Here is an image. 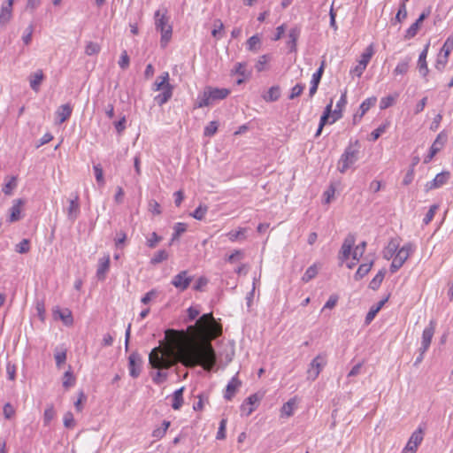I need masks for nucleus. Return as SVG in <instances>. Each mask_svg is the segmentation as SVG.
I'll list each match as a JSON object with an SVG mask.
<instances>
[{"mask_svg": "<svg viewBox=\"0 0 453 453\" xmlns=\"http://www.w3.org/2000/svg\"><path fill=\"white\" fill-rule=\"evenodd\" d=\"M435 326V321L431 320L428 326L424 329L422 334L421 347L419 348V350H422V352H426V350L429 349L433 336L434 334Z\"/></svg>", "mask_w": 453, "mask_h": 453, "instance_id": "obj_10", "label": "nucleus"}, {"mask_svg": "<svg viewBox=\"0 0 453 453\" xmlns=\"http://www.w3.org/2000/svg\"><path fill=\"white\" fill-rule=\"evenodd\" d=\"M173 91V86L171 84H167L165 89L162 90L160 94L155 96L154 100L155 102L159 105L162 106L165 104H166L172 97Z\"/></svg>", "mask_w": 453, "mask_h": 453, "instance_id": "obj_22", "label": "nucleus"}, {"mask_svg": "<svg viewBox=\"0 0 453 453\" xmlns=\"http://www.w3.org/2000/svg\"><path fill=\"white\" fill-rule=\"evenodd\" d=\"M13 0H7L6 4H3L0 12V26L4 27L12 15Z\"/></svg>", "mask_w": 453, "mask_h": 453, "instance_id": "obj_19", "label": "nucleus"}, {"mask_svg": "<svg viewBox=\"0 0 453 453\" xmlns=\"http://www.w3.org/2000/svg\"><path fill=\"white\" fill-rule=\"evenodd\" d=\"M452 50H453V39L449 37L445 41V42H444V44H443V46H442V48L441 50V53L440 54L449 58V56L450 52L452 51Z\"/></svg>", "mask_w": 453, "mask_h": 453, "instance_id": "obj_61", "label": "nucleus"}, {"mask_svg": "<svg viewBox=\"0 0 453 453\" xmlns=\"http://www.w3.org/2000/svg\"><path fill=\"white\" fill-rule=\"evenodd\" d=\"M177 359L185 366L201 365L208 372L216 365V353L211 343L200 347L182 348L177 354Z\"/></svg>", "mask_w": 453, "mask_h": 453, "instance_id": "obj_1", "label": "nucleus"}, {"mask_svg": "<svg viewBox=\"0 0 453 453\" xmlns=\"http://www.w3.org/2000/svg\"><path fill=\"white\" fill-rule=\"evenodd\" d=\"M386 271L385 269H381L378 272V273L372 278V280L369 283V288L372 290H376L381 285Z\"/></svg>", "mask_w": 453, "mask_h": 453, "instance_id": "obj_35", "label": "nucleus"}, {"mask_svg": "<svg viewBox=\"0 0 453 453\" xmlns=\"http://www.w3.org/2000/svg\"><path fill=\"white\" fill-rule=\"evenodd\" d=\"M326 365V355H318L310 364V367L307 371L308 379L315 380L319 375L321 370Z\"/></svg>", "mask_w": 453, "mask_h": 453, "instance_id": "obj_7", "label": "nucleus"}, {"mask_svg": "<svg viewBox=\"0 0 453 453\" xmlns=\"http://www.w3.org/2000/svg\"><path fill=\"white\" fill-rule=\"evenodd\" d=\"M347 104V93L346 91L342 94L339 101L336 104L335 109L332 111V120L331 124L334 123L336 120L340 119L342 116V108Z\"/></svg>", "mask_w": 453, "mask_h": 453, "instance_id": "obj_20", "label": "nucleus"}, {"mask_svg": "<svg viewBox=\"0 0 453 453\" xmlns=\"http://www.w3.org/2000/svg\"><path fill=\"white\" fill-rule=\"evenodd\" d=\"M66 211L68 219L72 222H74L80 215V203L78 194H74L73 197L69 200V205Z\"/></svg>", "mask_w": 453, "mask_h": 453, "instance_id": "obj_14", "label": "nucleus"}, {"mask_svg": "<svg viewBox=\"0 0 453 453\" xmlns=\"http://www.w3.org/2000/svg\"><path fill=\"white\" fill-rule=\"evenodd\" d=\"M423 429L421 427H418L416 431L412 433L405 447L411 446L413 450L417 451L418 445L423 441Z\"/></svg>", "mask_w": 453, "mask_h": 453, "instance_id": "obj_25", "label": "nucleus"}, {"mask_svg": "<svg viewBox=\"0 0 453 453\" xmlns=\"http://www.w3.org/2000/svg\"><path fill=\"white\" fill-rule=\"evenodd\" d=\"M60 319L64 322L66 326H71L73 323V319L72 316V313L69 310H65L64 311H58Z\"/></svg>", "mask_w": 453, "mask_h": 453, "instance_id": "obj_53", "label": "nucleus"}, {"mask_svg": "<svg viewBox=\"0 0 453 453\" xmlns=\"http://www.w3.org/2000/svg\"><path fill=\"white\" fill-rule=\"evenodd\" d=\"M450 177V173L443 171L438 173L434 180L426 184V190L429 191L432 189L439 188L448 182Z\"/></svg>", "mask_w": 453, "mask_h": 453, "instance_id": "obj_13", "label": "nucleus"}, {"mask_svg": "<svg viewBox=\"0 0 453 453\" xmlns=\"http://www.w3.org/2000/svg\"><path fill=\"white\" fill-rule=\"evenodd\" d=\"M188 330L201 339L216 338L222 333L221 326L216 322L211 312L203 314Z\"/></svg>", "mask_w": 453, "mask_h": 453, "instance_id": "obj_2", "label": "nucleus"}, {"mask_svg": "<svg viewBox=\"0 0 453 453\" xmlns=\"http://www.w3.org/2000/svg\"><path fill=\"white\" fill-rule=\"evenodd\" d=\"M169 81V73L168 72H164L159 77H157V81L154 83L155 90L159 91L165 89Z\"/></svg>", "mask_w": 453, "mask_h": 453, "instance_id": "obj_37", "label": "nucleus"}, {"mask_svg": "<svg viewBox=\"0 0 453 453\" xmlns=\"http://www.w3.org/2000/svg\"><path fill=\"white\" fill-rule=\"evenodd\" d=\"M325 65L326 64L325 61L323 60L319 69L312 74L311 83L319 84L322 75L324 73Z\"/></svg>", "mask_w": 453, "mask_h": 453, "instance_id": "obj_52", "label": "nucleus"}, {"mask_svg": "<svg viewBox=\"0 0 453 453\" xmlns=\"http://www.w3.org/2000/svg\"><path fill=\"white\" fill-rule=\"evenodd\" d=\"M372 265L373 260H371L369 263L361 264L354 275V279L356 280H361L371 271Z\"/></svg>", "mask_w": 453, "mask_h": 453, "instance_id": "obj_32", "label": "nucleus"}, {"mask_svg": "<svg viewBox=\"0 0 453 453\" xmlns=\"http://www.w3.org/2000/svg\"><path fill=\"white\" fill-rule=\"evenodd\" d=\"M366 242H362L358 245H357L352 252V258L354 260L358 261L364 255L366 249Z\"/></svg>", "mask_w": 453, "mask_h": 453, "instance_id": "obj_48", "label": "nucleus"}, {"mask_svg": "<svg viewBox=\"0 0 453 453\" xmlns=\"http://www.w3.org/2000/svg\"><path fill=\"white\" fill-rule=\"evenodd\" d=\"M207 211L208 206L205 204H200L190 215L197 220H203Z\"/></svg>", "mask_w": 453, "mask_h": 453, "instance_id": "obj_47", "label": "nucleus"}, {"mask_svg": "<svg viewBox=\"0 0 453 453\" xmlns=\"http://www.w3.org/2000/svg\"><path fill=\"white\" fill-rule=\"evenodd\" d=\"M358 142L357 141L355 144H349L341 156L338 161V171L341 173H346V171L358 160Z\"/></svg>", "mask_w": 453, "mask_h": 453, "instance_id": "obj_6", "label": "nucleus"}, {"mask_svg": "<svg viewBox=\"0 0 453 453\" xmlns=\"http://www.w3.org/2000/svg\"><path fill=\"white\" fill-rule=\"evenodd\" d=\"M149 363L154 369H169L175 364V360L171 350L155 347L149 355Z\"/></svg>", "mask_w": 453, "mask_h": 453, "instance_id": "obj_4", "label": "nucleus"}, {"mask_svg": "<svg viewBox=\"0 0 453 453\" xmlns=\"http://www.w3.org/2000/svg\"><path fill=\"white\" fill-rule=\"evenodd\" d=\"M411 62V57L407 56L401 60L393 71L394 75H403L408 73L410 68V63Z\"/></svg>", "mask_w": 453, "mask_h": 453, "instance_id": "obj_27", "label": "nucleus"}, {"mask_svg": "<svg viewBox=\"0 0 453 453\" xmlns=\"http://www.w3.org/2000/svg\"><path fill=\"white\" fill-rule=\"evenodd\" d=\"M241 384V381L237 379L236 376L233 377L226 385V392L224 395L225 399L228 401L232 400Z\"/></svg>", "mask_w": 453, "mask_h": 453, "instance_id": "obj_23", "label": "nucleus"}, {"mask_svg": "<svg viewBox=\"0 0 453 453\" xmlns=\"http://www.w3.org/2000/svg\"><path fill=\"white\" fill-rule=\"evenodd\" d=\"M192 281V277L188 275L187 271H181L172 280V284L180 291L186 290Z\"/></svg>", "mask_w": 453, "mask_h": 453, "instance_id": "obj_11", "label": "nucleus"}, {"mask_svg": "<svg viewBox=\"0 0 453 453\" xmlns=\"http://www.w3.org/2000/svg\"><path fill=\"white\" fill-rule=\"evenodd\" d=\"M169 257V254L165 250H160L154 254V256L150 259L151 265H157L159 263H162L163 261L167 260Z\"/></svg>", "mask_w": 453, "mask_h": 453, "instance_id": "obj_43", "label": "nucleus"}, {"mask_svg": "<svg viewBox=\"0 0 453 453\" xmlns=\"http://www.w3.org/2000/svg\"><path fill=\"white\" fill-rule=\"evenodd\" d=\"M230 92L228 88L207 86L203 92L198 94L194 108H203L212 105L216 102L226 98Z\"/></svg>", "mask_w": 453, "mask_h": 453, "instance_id": "obj_3", "label": "nucleus"}, {"mask_svg": "<svg viewBox=\"0 0 453 453\" xmlns=\"http://www.w3.org/2000/svg\"><path fill=\"white\" fill-rule=\"evenodd\" d=\"M95 176L97 183L101 186L104 185V172L101 165L97 164L93 166Z\"/></svg>", "mask_w": 453, "mask_h": 453, "instance_id": "obj_57", "label": "nucleus"}, {"mask_svg": "<svg viewBox=\"0 0 453 453\" xmlns=\"http://www.w3.org/2000/svg\"><path fill=\"white\" fill-rule=\"evenodd\" d=\"M377 101V98L375 96L369 97L365 99L359 107L360 113H359V119H362V117L366 113V111L373 105H375Z\"/></svg>", "mask_w": 453, "mask_h": 453, "instance_id": "obj_39", "label": "nucleus"}, {"mask_svg": "<svg viewBox=\"0 0 453 453\" xmlns=\"http://www.w3.org/2000/svg\"><path fill=\"white\" fill-rule=\"evenodd\" d=\"M183 391L184 388H180L174 391L173 395L172 407L173 410H179L183 403Z\"/></svg>", "mask_w": 453, "mask_h": 453, "instance_id": "obj_34", "label": "nucleus"}, {"mask_svg": "<svg viewBox=\"0 0 453 453\" xmlns=\"http://www.w3.org/2000/svg\"><path fill=\"white\" fill-rule=\"evenodd\" d=\"M374 54V50H373V47L372 45H369L365 50V51L362 53L361 55V58L360 60L358 61V63L363 66V67H365L367 66L368 63L370 62L372 55Z\"/></svg>", "mask_w": 453, "mask_h": 453, "instance_id": "obj_36", "label": "nucleus"}, {"mask_svg": "<svg viewBox=\"0 0 453 453\" xmlns=\"http://www.w3.org/2000/svg\"><path fill=\"white\" fill-rule=\"evenodd\" d=\"M73 108L69 104H62L59 106L56 111L57 118L58 119V123L62 124L65 120H67L72 115Z\"/></svg>", "mask_w": 453, "mask_h": 453, "instance_id": "obj_26", "label": "nucleus"}, {"mask_svg": "<svg viewBox=\"0 0 453 453\" xmlns=\"http://www.w3.org/2000/svg\"><path fill=\"white\" fill-rule=\"evenodd\" d=\"M187 224L183 222H178L173 226V234L172 236V241H176L179 237L187 231Z\"/></svg>", "mask_w": 453, "mask_h": 453, "instance_id": "obj_45", "label": "nucleus"}, {"mask_svg": "<svg viewBox=\"0 0 453 453\" xmlns=\"http://www.w3.org/2000/svg\"><path fill=\"white\" fill-rule=\"evenodd\" d=\"M166 13L167 11L165 9L163 12L157 10L154 15L156 29L159 30L161 33L160 42L162 47L166 46L173 34V28L172 26L168 24L169 18L166 16Z\"/></svg>", "mask_w": 453, "mask_h": 453, "instance_id": "obj_5", "label": "nucleus"}, {"mask_svg": "<svg viewBox=\"0 0 453 453\" xmlns=\"http://www.w3.org/2000/svg\"><path fill=\"white\" fill-rule=\"evenodd\" d=\"M218 122L217 121H211L205 127H204V131H203V134L205 136H213L217 130H218Z\"/></svg>", "mask_w": 453, "mask_h": 453, "instance_id": "obj_55", "label": "nucleus"}, {"mask_svg": "<svg viewBox=\"0 0 453 453\" xmlns=\"http://www.w3.org/2000/svg\"><path fill=\"white\" fill-rule=\"evenodd\" d=\"M388 127H389V122H388V121L381 124L380 127H378L376 129H374L371 133L370 140L372 142H375L376 140H378L386 132V130L388 128Z\"/></svg>", "mask_w": 453, "mask_h": 453, "instance_id": "obj_44", "label": "nucleus"}, {"mask_svg": "<svg viewBox=\"0 0 453 453\" xmlns=\"http://www.w3.org/2000/svg\"><path fill=\"white\" fill-rule=\"evenodd\" d=\"M25 204V200L19 198L13 201V204L10 209V222H16L20 219L21 208Z\"/></svg>", "mask_w": 453, "mask_h": 453, "instance_id": "obj_18", "label": "nucleus"}, {"mask_svg": "<svg viewBox=\"0 0 453 453\" xmlns=\"http://www.w3.org/2000/svg\"><path fill=\"white\" fill-rule=\"evenodd\" d=\"M295 404L296 403L293 399H290L286 403H284L281 408L282 414L286 415L287 417L292 416Z\"/></svg>", "mask_w": 453, "mask_h": 453, "instance_id": "obj_59", "label": "nucleus"}, {"mask_svg": "<svg viewBox=\"0 0 453 453\" xmlns=\"http://www.w3.org/2000/svg\"><path fill=\"white\" fill-rule=\"evenodd\" d=\"M142 366V359L141 355L134 351L128 357V371L132 378L135 379L140 376Z\"/></svg>", "mask_w": 453, "mask_h": 453, "instance_id": "obj_9", "label": "nucleus"}, {"mask_svg": "<svg viewBox=\"0 0 453 453\" xmlns=\"http://www.w3.org/2000/svg\"><path fill=\"white\" fill-rule=\"evenodd\" d=\"M170 421L164 420L162 426L158 428H156L152 432V436L157 439H160L165 436L167 429L170 426Z\"/></svg>", "mask_w": 453, "mask_h": 453, "instance_id": "obj_46", "label": "nucleus"}, {"mask_svg": "<svg viewBox=\"0 0 453 453\" xmlns=\"http://www.w3.org/2000/svg\"><path fill=\"white\" fill-rule=\"evenodd\" d=\"M100 50H101V47L98 43L94 42H89L86 45L85 53L88 56H93V55L98 54Z\"/></svg>", "mask_w": 453, "mask_h": 453, "instance_id": "obj_51", "label": "nucleus"}, {"mask_svg": "<svg viewBox=\"0 0 453 453\" xmlns=\"http://www.w3.org/2000/svg\"><path fill=\"white\" fill-rule=\"evenodd\" d=\"M448 140V134L442 131L441 132L434 142H433L429 153L425 157L424 163H429L433 157L442 149Z\"/></svg>", "mask_w": 453, "mask_h": 453, "instance_id": "obj_8", "label": "nucleus"}, {"mask_svg": "<svg viewBox=\"0 0 453 453\" xmlns=\"http://www.w3.org/2000/svg\"><path fill=\"white\" fill-rule=\"evenodd\" d=\"M388 301V298H385L383 300H380L376 305H373L371 307L370 311L367 312L365 316V324H370L377 313L380 311V309L384 306L386 302Z\"/></svg>", "mask_w": 453, "mask_h": 453, "instance_id": "obj_29", "label": "nucleus"}, {"mask_svg": "<svg viewBox=\"0 0 453 453\" xmlns=\"http://www.w3.org/2000/svg\"><path fill=\"white\" fill-rule=\"evenodd\" d=\"M304 88H305V86L301 83L296 84V86H294L291 88V92H290V95L288 96V98L290 100H292V99L299 96L303 93Z\"/></svg>", "mask_w": 453, "mask_h": 453, "instance_id": "obj_63", "label": "nucleus"}, {"mask_svg": "<svg viewBox=\"0 0 453 453\" xmlns=\"http://www.w3.org/2000/svg\"><path fill=\"white\" fill-rule=\"evenodd\" d=\"M414 251V246L411 242L405 243L401 249L398 248L396 252L397 257L405 263V261L409 258L411 254Z\"/></svg>", "mask_w": 453, "mask_h": 453, "instance_id": "obj_30", "label": "nucleus"}, {"mask_svg": "<svg viewBox=\"0 0 453 453\" xmlns=\"http://www.w3.org/2000/svg\"><path fill=\"white\" fill-rule=\"evenodd\" d=\"M439 206L437 204H433L430 206L428 211L423 219V223L425 225H428L434 219Z\"/></svg>", "mask_w": 453, "mask_h": 453, "instance_id": "obj_54", "label": "nucleus"}, {"mask_svg": "<svg viewBox=\"0 0 453 453\" xmlns=\"http://www.w3.org/2000/svg\"><path fill=\"white\" fill-rule=\"evenodd\" d=\"M17 186V179L16 177L12 176L10 178L9 181L4 185L3 188V192L9 196L12 194L13 188H15Z\"/></svg>", "mask_w": 453, "mask_h": 453, "instance_id": "obj_60", "label": "nucleus"}, {"mask_svg": "<svg viewBox=\"0 0 453 453\" xmlns=\"http://www.w3.org/2000/svg\"><path fill=\"white\" fill-rule=\"evenodd\" d=\"M233 72L243 78H249L251 74V73L247 70V64L244 62L236 63Z\"/></svg>", "mask_w": 453, "mask_h": 453, "instance_id": "obj_42", "label": "nucleus"}, {"mask_svg": "<svg viewBox=\"0 0 453 453\" xmlns=\"http://www.w3.org/2000/svg\"><path fill=\"white\" fill-rule=\"evenodd\" d=\"M429 13H430L429 11H424L419 15L418 19L406 30V33H405V35H404V38L406 40H410V39L413 38L417 35L421 23L429 15Z\"/></svg>", "mask_w": 453, "mask_h": 453, "instance_id": "obj_16", "label": "nucleus"}, {"mask_svg": "<svg viewBox=\"0 0 453 453\" xmlns=\"http://www.w3.org/2000/svg\"><path fill=\"white\" fill-rule=\"evenodd\" d=\"M396 96H397L390 95V96L381 98L380 103V108L381 110H384V109H387V108L390 107L391 105H393L394 103L395 102Z\"/></svg>", "mask_w": 453, "mask_h": 453, "instance_id": "obj_56", "label": "nucleus"}, {"mask_svg": "<svg viewBox=\"0 0 453 453\" xmlns=\"http://www.w3.org/2000/svg\"><path fill=\"white\" fill-rule=\"evenodd\" d=\"M356 242V237L353 234H349L343 241L340 251V259L343 262L351 255V250Z\"/></svg>", "mask_w": 453, "mask_h": 453, "instance_id": "obj_12", "label": "nucleus"}, {"mask_svg": "<svg viewBox=\"0 0 453 453\" xmlns=\"http://www.w3.org/2000/svg\"><path fill=\"white\" fill-rule=\"evenodd\" d=\"M130 64V58L127 55V50H123L120 56V58L119 60V65L121 69L126 70Z\"/></svg>", "mask_w": 453, "mask_h": 453, "instance_id": "obj_64", "label": "nucleus"}, {"mask_svg": "<svg viewBox=\"0 0 453 453\" xmlns=\"http://www.w3.org/2000/svg\"><path fill=\"white\" fill-rule=\"evenodd\" d=\"M30 250L29 241L27 239H23L19 243H18L15 247V251L19 254L27 253Z\"/></svg>", "mask_w": 453, "mask_h": 453, "instance_id": "obj_58", "label": "nucleus"}, {"mask_svg": "<svg viewBox=\"0 0 453 453\" xmlns=\"http://www.w3.org/2000/svg\"><path fill=\"white\" fill-rule=\"evenodd\" d=\"M318 272H319V269H318L316 264L311 265L310 267L307 268V270L303 273V275L302 277V281H303L305 283L309 282L310 280H311L312 279H314L317 276Z\"/></svg>", "mask_w": 453, "mask_h": 453, "instance_id": "obj_41", "label": "nucleus"}, {"mask_svg": "<svg viewBox=\"0 0 453 453\" xmlns=\"http://www.w3.org/2000/svg\"><path fill=\"white\" fill-rule=\"evenodd\" d=\"M428 47H429V44H426L425 49L419 54L418 61V68L423 77H426L429 71L427 63H426Z\"/></svg>", "mask_w": 453, "mask_h": 453, "instance_id": "obj_24", "label": "nucleus"}, {"mask_svg": "<svg viewBox=\"0 0 453 453\" xmlns=\"http://www.w3.org/2000/svg\"><path fill=\"white\" fill-rule=\"evenodd\" d=\"M54 357L57 367L60 368L66 361V349L58 350L56 349Z\"/></svg>", "mask_w": 453, "mask_h": 453, "instance_id": "obj_49", "label": "nucleus"}, {"mask_svg": "<svg viewBox=\"0 0 453 453\" xmlns=\"http://www.w3.org/2000/svg\"><path fill=\"white\" fill-rule=\"evenodd\" d=\"M110 269V255H106L98 261L96 277L99 280H104Z\"/></svg>", "mask_w": 453, "mask_h": 453, "instance_id": "obj_17", "label": "nucleus"}, {"mask_svg": "<svg viewBox=\"0 0 453 453\" xmlns=\"http://www.w3.org/2000/svg\"><path fill=\"white\" fill-rule=\"evenodd\" d=\"M280 96V86H273L271 87L267 93L263 96V99L265 102H275L277 101Z\"/></svg>", "mask_w": 453, "mask_h": 453, "instance_id": "obj_31", "label": "nucleus"}, {"mask_svg": "<svg viewBox=\"0 0 453 453\" xmlns=\"http://www.w3.org/2000/svg\"><path fill=\"white\" fill-rule=\"evenodd\" d=\"M399 248V242L397 239H391L384 250V258L390 259L395 256Z\"/></svg>", "mask_w": 453, "mask_h": 453, "instance_id": "obj_28", "label": "nucleus"}, {"mask_svg": "<svg viewBox=\"0 0 453 453\" xmlns=\"http://www.w3.org/2000/svg\"><path fill=\"white\" fill-rule=\"evenodd\" d=\"M247 49L250 51L257 52L261 45V40L260 37L257 35H254L251 37H250L247 41Z\"/></svg>", "mask_w": 453, "mask_h": 453, "instance_id": "obj_38", "label": "nucleus"}, {"mask_svg": "<svg viewBox=\"0 0 453 453\" xmlns=\"http://www.w3.org/2000/svg\"><path fill=\"white\" fill-rule=\"evenodd\" d=\"M271 58L269 55L265 54L258 58L257 63H256V69L258 73L263 72L265 69V65L270 61Z\"/></svg>", "mask_w": 453, "mask_h": 453, "instance_id": "obj_50", "label": "nucleus"}, {"mask_svg": "<svg viewBox=\"0 0 453 453\" xmlns=\"http://www.w3.org/2000/svg\"><path fill=\"white\" fill-rule=\"evenodd\" d=\"M300 34H301V30L297 27H292L289 30L288 41L287 42V45H288L290 52L296 51L297 41L300 36Z\"/></svg>", "mask_w": 453, "mask_h": 453, "instance_id": "obj_21", "label": "nucleus"}, {"mask_svg": "<svg viewBox=\"0 0 453 453\" xmlns=\"http://www.w3.org/2000/svg\"><path fill=\"white\" fill-rule=\"evenodd\" d=\"M332 105H333V100L330 101V103L326 106L324 112L322 116L320 117L319 125L320 129H323L325 125H326L329 122V118L332 115Z\"/></svg>", "mask_w": 453, "mask_h": 453, "instance_id": "obj_40", "label": "nucleus"}, {"mask_svg": "<svg viewBox=\"0 0 453 453\" xmlns=\"http://www.w3.org/2000/svg\"><path fill=\"white\" fill-rule=\"evenodd\" d=\"M162 240V237L159 236L156 232H153L151 234H150V237H149L147 239V246L150 249H153L155 248L157 243Z\"/></svg>", "mask_w": 453, "mask_h": 453, "instance_id": "obj_62", "label": "nucleus"}, {"mask_svg": "<svg viewBox=\"0 0 453 453\" xmlns=\"http://www.w3.org/2000/svg\"><path fill=\"white\" fill-rule=\"evenodd\" d=\"M44 78L43 73L42 70H38L30 77V87L31 88L37 92L39 90L40 84L42 83Z\"/></svg>", "mask_w": 453, "mask_h": 453, "instance_id": "obj_33", "label": "nucleus"}, {"mask_svg": "<svg viewBox=\"0 0 453 453\" xmlns=\"http://www.w3.org/2000/svg\"><path fill=\"white\" fill-rule=\"evenodd\" d=\"M260 398L257 394L250 395L241 405L242 415L250 416L255 410V406L258 403Z\"/></svg>", "mask_w": 453, "mask_h": 453, "instance_id": "obj_15", "label": "nucleus"}]
</instances>
